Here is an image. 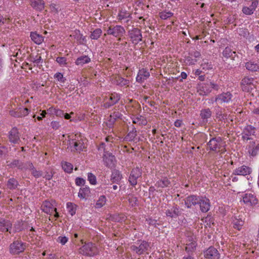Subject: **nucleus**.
Instances as JSON below:
<instances>
[{"instance_id":"f257e3e1","label":"nucleus","mask_w":259,"mask_h":259,"mask_svg":"<svg viewBox=\"0 0 259 259\" xmlns=\"http://www.w3.org/2000/svg\"><path fill=\"white\" fill-rule=\"evenodd\" d=\"M79 252L83 255L92 256L97 254L99 250L95 244L88 242L79 248Z\"/></svg>"},{"instance_id":"f03ea898","label":"nucleus","mask_w":259,"mask_h":259,"mask_svg":"<svg viewBox=\"0 0 259 259\" xmlns=\"http://www.w3.org/2000/svg\"><path fill=\"white\" fill-rule=\"evenodd\" d=\"M150 248L149 243L146 241H140L136 244L131 246V250L139 255L145 253H148Z\"/></svg>"},{"instance_id":"7ed1b4c3","label":"nucleus","mask_w":259,"mask_h":259,"mask_svg":"<svg viewBox=\"0 0 259 259\" xmlns=\"http://www.w3.org/2000/svg\"><path fill=\"white\" fill-rule=\"evenodd\" d=\"M212 89L218 90L219 86L213 82L208 81L206 83L199 84L197 88V92L199 95L204 96L208 94Z\"/></svg>"},{"instance_id":"20e7f679","label":"nucleus","mask_w":259,"mask_h":259,"mask_svg":"<svg viewBox=\"0 0 259 259\" xmlns=\"http://www.w3.org/2000/svg\"><path fill=\"white\" fill-rule=\"evenodd\" d=\"M55 201L52 200L51 201H45L43 202L41 206V210L47 214H51L53 211H55V217L58 218L59 214L56 211L57 209L55 207Z\"/></svg>"},{"instance_id":"39448f33","label":"nucleus","mask_w":259,"mask_h":259,"mask_svg":"<svg viewBox=\"0 0 259 259\" xmlns=\"http://www.w3.org/2000/svg\"><path fill=\"white\" fill-rule=\"evenodd\" d=\"M125 32L124 28L120 25L110 26L107 30V34L112 35L116 37L122 36Z\"/></svg>"},{"instance_id":"423d86ee","label":"nucleus","mask_w":259,"mask_h":259,"mask_svg":"<svg viewBox=\"0 0 259 259\" xmlns=\"http://www.w3.org/2000/svg\"><path fill=\"white\" fill-rule=\"evenodd\" d=\"M256 81L253 78L244 77L241 80V85L243 91L248 92L255 85Z\"/></svg>"},{"instance_id":"0eeeda50","label":"nucleus","mask_w":259,"mask_h":259,"mask_svg":"<svg viewBox=\"0 0 259 259\" xmlns=\"http://www.w3.org/2000/svg\"><path fill=\"white\" fill-rule=\"evenodd\" d=\"M69 145L71 151H80L84 148V141L82 139H71L69 140Z\"/></svg>"},{"instance_id":"6e6552de","label":"nucleus","mask_w":259,"mask_h":259,"mask_svg":"<svg viewBox=\"0 0 259 259\" xmlns=\"http://www.w3.org/2000/svg\"><path fill=\"white\" fill-rule=\"evenodd\" d=\"M142 175V171L139 167H136L132 170L128 178V181L133 186L137 184V180Z\"/></svg>"},{"instance_id":"1a4fd4ad","label":"nucleus","mask_w":259,"mask_h":259,"mask_svg":"<svg viewBox=\"0 0 259 259\" xmlns=\"http://www.w3.org/2000/svg\"><path fill=\"white\" fill-rule=\"evenodd\" d=\"M128 32L130 37L133 44H137L142 40V35L140 29L134 28L130 30Z\"/></svg>"},{"instance_id":"9d476101","label":"nucleus","mask_w":259,"mask_h":259,"mask_svg":"<svg viewBox=\"0 0 259 259\" xmlns=\"http://www.w3.org/2000/svg\"><path fill=\"white\" fill-rule=\"evenodd\" d=\"M119 99L120 96L118 94L114 93L109 95L108 96L106 97L104 106L105 108H109L117 103Z\"/></svg>"},{"instance_id":"9b49d317","label":"nucleus","mask_w":259,"mask_h":259,"mask_svg":"<svg viewBox=\"0 0 259 259\" xmlns=\"http://www.w3.org/2000/svg\"><path fill=\"white\" fill-rule=\"evenodd\" d=\"M242 201L246 206L255 205L258 200L256 196L251 193H246L242 197Z\"/></svg>"},{"instance_id":"f8f14e48","label":"nucleus","mask_w":259,"mask_h":259,"mask_svg":"<svg viewBox=\"0 0 259 259\" xmlns=\"http://www.w3.org/2000/svg\"><path fill=\"white\" fill-rule=\"evenodd\" d=\"M255 128L251 125H247L242 133V139L244 140H253L255 135Z\"/></svg>"},{"instance_id":"ddd939ff","label":"nucleus","mask_w":259,"mask_h":259,"mask_svg":"<svg viewBox=\"0 0 259 259\" xmlns=\"http://www.w3.org/2000/svg\"><path fill=\"white\" fill-rule=\"evenodd\" d=\"M25 245L22 242L17 241L10 245V251L13 254H18L24 250Z\"/></svg>"},{"instance_id":"4468645a","label":"nucleus","mask_w":259,"mask_h":259,"mask_svg":"<svg viewBox=\"0 0 259 259\" xmlns=\"http://www.w3.org/2000/svg\"><path fill=\"white\" fill-rule=\"evenodd\" d=\"M223 142L220 137L212 138L208 143V146L210 150H217L223 146Z\"/></svg>"},{"instance_id":"2eb2a0df","label":"nucleus","mask_w":259,"mask_h":259,"mask_svg":"<svg viewBox=\"0 0 259 259\" xmlns=\"http://www.w3.org/2000/svg\"><path fill=\"white\" fill-rule=\"evenodd\" d=\"M204 256L207 259H219L220 253L213 247H210L204 252Z\"/></svg>"},{"instance_id":"dca6fc26","label":"nucleus","mask_w":259,"mask_h":259,"mask_svg":"<svg viewBox=\"0 0 259 259\" xmlns=\"http://www.w3.org/2000/svg\"><path fill=\"white\" fill-rule=\"evenodd\" d=\"M232 95L229 92L223 93L218 95L214 99L218 104H222L223 103H229L232 99Z\"/></svg>"},{"instance_id":"f3484780","label":"nucleus","mask_w":259,"mask_h":259,"mask_svg":"<svg viewBox=\"0 0 259 259\" xmlns=\"http://www.w3.org/2000/svg\"><path fill=\"white\" fill-rule=\"evenodd\" d=\"M198 204L202 212H206L210 209L209 200L203 197H199Z\"/></svg>"},{"instance_id":"a211bd4d","label":"nucleus","mask_w":259,"mask_h":259,"mask_svg":"<svg viewBox=\"0 0 259 259\" xmlns=\"http://www.w3.org/2000/svg\"><path fill=\"white\" fill-rule=\"evenodd\" d=\"M104 164L109 167H112L115 164V159L111 154L105 152L103 157Z\"/></svg>"},{"instance_id":"6ab92c4d","label":"nucleus","mask_w":259,"mask_h":259,"mask_svg":"<svg viewBox=\"0 0 259 259\" xmlns=\"http://www.w3.org/2000/svg\"><path fill=\"white\" fill-rule=\"evenodd\" d=\"M12 224L9 220L0 218V231L2 232H9L11 233Z\"/></svg>"},{"instance_id":"aec40b11","label":"nucleus","mask_w":259,"mask_h":259,"mask_svg":"<svg viewBox=\"0 0 259 259\" xmlns=\"http://www.w3.org/2000/svg\"><path fill=\"white\" fill-rule=\"evenodd\" d=\"M251 172V169L250 167L245 165H242L236 168L233 174L235 175L246 176L249 175Z\"/></svg>"},{"instance_id":"412c9836","label":"nucleus","mask_w":259,"mask_h":259,"mask_svg":"<svg viewBox=\"0 0 259 259\" xmlns=\"http://www.w3.org/2000/svg\"><path fill=\"white\" fill-rule=\"evenodd\" d=\"M9 140L11 143H17L20 140L19 132L16 127L13 128L9 132Z\"/></svg>"},{"instance_id":"4be33fe9","label":"nucleus","mask_w":259,"mask_h":259,"mask_svg":"<svg viewBox=\"0 0 259 259\" xmlns=\"http://www.w3.org/2000/svg\"><path fill=\"white\" fill-rule=\"evenodd\" d=\"M150 76V73L145 69H142L139 70L136 80L139 82H143L144 80H146Z\"/></svg>"},{"instance_id":"5701e85b","label":"nucleus","mask_w":259,"mask_h":259,"mask_svg":"<svg viewBox=\"0 0 259 259\" xmlns=\"http://www.w3.org/2000/svg\"><path fill=\"white\" fill-rule=\"evenodd\" d=\"M199 197L192 195L188 197L185 200V204L188 208H190L192 205L198 204Z\"/></svg>"},{"instance_id":"b1692460","label":"nucleus","mask_w":259,"mask_h":259,"mask_svg":"<svg viewBox=\"0 0 259 259\" xmlns=\"http://www.w3.org/2000/svg\"><path fill=\"white\" fill-rule=\"evenodd\" d=\"M122 114L118 111H115L110 115L109 119L107 122V125L109 127H111L114 123L115 120L117 119L120 118Z\"/></svg>"},{"instance_id":"393cba45","label":"nucleus","mask_w":259,"mask_h":259,"mask_svg":"<svg viewBox=\"0 0 259 259\" xmlns=\"http://www.w3.org/2000/svg\"><path fill=\"white\" fill-rule=\"evenodd\" d=\"M30 37L31 40L37 45H40L44 41V37L35 32H31Z\"/></svg>"},{"instance_id":"a878e982","label":"nucleus","mask_w":259,"mask_h":259,"mask_svg":"<svg viewBox=\"0 0 259 259\" xmlns=\"http://www.w3.org/2000/svg\"><path fill=\"white\" fill-rule=\"evenodd\" d=\"M200 116L203 122L208 121V119L211 116V111L209 109H203L200 112Z\"/></svg>"},{"instance_id":"bb28decb","label":"nucleus","mask_w":259,"mask_h":259,"mask_svg":"<svg viewBox=\"0 0 259 259\" xmlns=\"http://www.w3.org/2000/svg\"><path fill=\"white\" fill-rule=\"evenodd\" d=\"M90 193V190L88 187L81 188L78 193V196L81 199H86Z\"/></svg>"},{"instance_id":"cd10ccee","label":"nucleus","mask_w":259,"mask_h":259,"mask_svg":"<svg viewBox=\"0 0 259 259\" xmlns=\"http://www.w3.org/2000/svg\"><path fill=\"white\" fill-rule=\"evenodd\" d=\"M166 215L167 217H169L171 218H176L179 215V211L177 207H172L166 211Z\"/></svg>"},{"instance_id":"c85d7f7f","label":"nucleus","mask_w":259,"mask_h":259,"mask_svg":"<svg viewBox=\"0 0 259 259\" xmlns=\"http://www.w3.org/2000/svg\"><path fill=\"white\" fill-rule=\"evenodd\" d=\"M106 202V197L105 195H101L97 199L95 207L96 208H100L105 205Z\"/></svg>"},{"instance_id":"c756f323","label":"nucleus","mask_w":259,"mask_h":259,"mask_svg":"<svg viewBox=\"0 0 259 259\" xmlns=\"http://www.w3.org/2000/svg\"><path fill=\"white\" fill-rule=\"evenodd\" d=\"M246 68L251 71H259V64L254 62L249 61L245 64Z\"/></svg>"},{"instance_id":"7c9ffc66","label":"nucleus","mask_w":259,"mask_h":259,"mask_svg":"<svg viewBox=\"0 0 259 259\" xmlns=\"http://www.w3.org/2000/svg\"><path fill=\"white\" fill-rule=\"evenodd\" d=\"M133 122L138 125H146L147 123L146 119L141 115L134 116L132 118Z\"/></svg>"},{"instance_id":"2f4dec72","label":"nucleus","mask_w":259,"mask_h":259,"mask_svg":"<svg viewBox=\"0 0 259 259\" xmlns=\"http://www.w3.org/2000/svg\"><path fill=\"white\" fill-rule=\"evenodd\" d=\"M26 168H29L31 170L32 174L36 178H39L42 176L41 171H37L34 169L32 163L28 162L26 164Z\"/></svg>"},{"instance_id":"473e14b6","label":"nucleus","mask_w":259,"mask_h":259,"mask_svg":"<svg viewBox=\"0 0 259 259\" xmlns=\"http://www.w3.org/2000/svg\"><path fill=\"white\" fill-rule=\"evenodd\" d=\"M67 211L72 216L76 213L77 205L72 202H67L66 204Z\"/></svg>"},{"instance_id":"72a5a7b5","label":"nucleus","mask_w":259,"mask_h":259,"mask_svg":"<svg viewBox=\"0 0 259 259\" xmlns=\"http://www.w3.org/2000/svg\"><path fill=\"white\" fill-rule=\"evenodd\" d=\"M45 3L42 0H35L32 2L31 6L36 9L42 10L44 8Z\"/></svg>"},{"instance_id":"f704fd0d","label":"nucleus","mask_w":259,"mask_h":259,"mask_svg":"<svg viewBox=\"0 0 259 259\" xmlns=\"http://www.w3.org/2000/svg\"><path fill=\"white\" fill-rule=\"evenodd\" d=\"M90 61V59L87 56L80 57L77 59L75 63L77 65H82L85 63H88Z\"/></svg>"},{"instance_id":"c9c22d12","label":"nucleus","mask_w":259,"mask_h":259,"mask_svg":"<svg viewBox=\"0 0 259 259\" xmlns=\"http://www.w3.org/2000/svg\"><path fill=\"white\" fill-rule=\"evenodd\" d=\"M233 227L238 230H240L243 225V221L241 219H234L233 221Z\"/></svg>"},{"instance_id":"e433bc0d","label":"nucleus","mask_w":259,"mask_h":259,"mask_svg":"<svg viewBox=\"0 0 259 259\" xmlns=\"http://www.w3.org/2000/svg\"><path fill=\"white\" fill-rule=\"evenodd\" d=\"M18 185V182L13 178L10 179L7 182V187L10 189H15Z\"/></svg>"},{"instance_id":"4c0bfd02","label":"nucleus","mask_w":259,"mask_h":259,"mask_svg":"<svg viewBox=\"0 0 259 259\" xmlns=\"http://www.w3.org/2000/svg\"><path fill=\"white\" fill-rule=\"evenodd\" d=\"M62 166L64 170L68 173L71 172L73 168L72 164L67 162H62Z\"/></svg>"},{"instance_id":"58836bf2","label":"nucleus","mask_w":259,"mask_h":259,"mask_svg":"<svg viewBox=\"0 0 259 259\" xmlns=\"http://www.w3.org/2000/svg\"><path fill=\"white\" fill-rule=\"evenodd\" d=\"M169 184L170 182L169 180L166 178H164L162 180H160L157 181L156 182V185L158 187L164 188L167 187Z\"/></svg>"},{"instance_id":"ea45409f","label":"nucleus","mask_w":259,"mask_h":259,"mask_svg":"<svg viewBox=\"0 0 259 259\" xmlns=\"http://www.w3.org/2000/svg\"><path fill=\"white\" fill-rule=\"evenodd\" d=\"M102 33V31L100 28H97L94 30L92 33L90 35V37L92 39H97L100 37L101 34Z\"/></svg>"},{"instance_id":"a19ab883","label":"nucleus","mask_w":259,"mask_h":259,"mask_svg":"<svg viewBox=\"0 0 259 259\" xmlns=\"http://www.w3.org/2000/svg\"><path fill=\"white\" fill-rule=\"evenodd\" d=\"M115 83L121 86L125 85L128 84V81L121 77H116L115 80Z\"/></svg>"},{"instance_id":"79ce46f5","label":"nucleus","mask_w":259,"mask_h":259,"mask_svg":"<svg viewBox=\"0 0 259 259\" xmlns=\"http://www.w3.org/2000/svg\"><path fill=\"white\" fill-rule=\"evenodd\" d=\"M9 165L12 167H18L19 168L22 169L23 168H26V164L24 166L22 163L19 162L17 160H14Z\"/></svg>"},{"instance_id":"37998d69","label":"nucleus","mask_w":259,"mask_h":259,"mask_svg":"<svg viewBox=\"0 0 259 259\" xmlns=\"http://www.w3.org/2000/svg\"><path fill=\"white\" fill-rule=\"evenodd\" d=\"M71 37H73V38L76 39L77 41H80L82 39V34L80 33V32L78 30H75L72 32V33L70 35Z\"/></svg>"},{"instance_id":"c03bdc74","label":"nucleus","mask_w":259,"mask_h":259,"mask_svg":"<svg viewBox=\"0 0 259 259\" xmlns=\"http://www.w3.org/2000/svg\"><path fill=\"white\" fill-rule=\"evenodd\" d=\"M137 136V131L134 128L132 131L130 132L126 136L125 139L127 141H131L134 140Z\"/></svg>"},{"instance_id":"a18cd8bd","label":"nucleus","mask_w":259,"mask_h":259,"mask_svg":"<svg viewBox=\"0 0 259 259\" xmlns=\"http://www.w3.org/2000/svg\"><path fill=\"white\" fill-rule=\"evenodd\" d=\"M235 52H233L231 48L226 47L223 52V56L226 58H229L233 57V54H235Z\"/></svg>"},{"instance_id":"49530a36","label":"nucleus","mask_w":259,"mask_h":259,"mask_svg":"<svg viewBox=\"0 0 259 259\" xmlns=\"http://www.w3.org/2000/svg\"><path fill=\"white\" fill-rule=\"evenodd\" d=\"M259 149V144H257L256 146L252 147V146H248V152H249V154L251 156H255L256 153L257 151Z\"/></svg>"},{"instance_id":"de8ad7c7","label":"nucleus","mask_w":259,"mask_h":259,"mask_svg":"<svg viewBox=\"0 0 259 259\" xmlns=\"http://www.w3.org/2000/svg\"><path fill=\"white\" fill-rule=\"evenodd\" d=\"M122 176L120 173L117 170L112 172L111 178L114 182H118L121 179Z\"/></svg>"},{"instance_id":"09e8293b","label":"nucleus","mask_w":259,"mask_h":259,"mask_svg":"<svg viewBox=\"0 0 259 259\" xmlns=\"http://www.w3.org/2000/svg\"><path fill=\"white\" fill-rule=\"evenodd\" d=\"M196 243L195 241H192L190 243H188L186 244V250L187 252L192 251L196 247Z\"/></svg>"},{"instance_id":"8fccbe9b","label":"nucleus","mask_w":259,"mask_h":259,"mask_svg":"<svg viewBox=\"0 0 259 259\" xmlns=\"http://www.w3.org/2000/svg\"><path fill=\"white\" fill-rule=\"evenodd\" d=\"M31 61L34 63L35 65L39 66L42 62V59L39 55H37L35 57L31 58Z\"/></svg>"},{"instance_id":"3c124183","label":"nucleus","mask_w":259,"mask_h":259,"mask_svg":"<svg viewBox=\"0 0 259 259\" xmlns=\"http://www.w3.org/2000/svg\"><path fill=\"white\" fill-rule=\"evenodd\" d=\"M68 237L65 236H59L57 239V242L63 245L68 241Z\"/></svg>"},{"instance_id":"603ef678","label":"nucleus","mask_w":259,"mask_h":259,"mask_svg":"<svg viewBox=\"0 0 259 259\" xmlns=\"http://www.w3.org/2000/svg\"><path fill=\"white\" fill-rule=\"evenodd\" d=\"M201 68L203 70L206 71L207 70L211 69L212 68V65L211 62L208 61H204L201 65Z\"/></svg>"},{"instance_id":"864d4df0","label":"nucleus","mask_w":259,"mask_h":259,"mask_svg":"<svg viewBox=\"0 0 259 259\" xmlns=\"http://www.w3.org/2000/svg\"><path fill=\"white\" fill-rule=\"evenodd\" d=\"M19 115H18L20 117H25L29 113V110L27 108H19Z\"/></svg>"},{"instance_id":"5fc2aeb1","label":"nucleus","mask_w":259,"mask_h":259,"mask_svg":"<svg viewBox=\"0 0 259 259\" xmlns=\"http://www.w3.org/2000/svg\"><path fill=\"white\" fill-rule=\"evenodd\" d=\"M173 14L170 12H162L159 13L160 17L163 20H165L172 16Z\"/></svg>"},{"instance_id":"6e6d98bb","label":"nucleus","mask_w":259,"mask_h":259,"mask_svg":"<svg viewBox=\"0 0 259 259\" xmlns=\"http://www.w3.org/2000/svg\"><path fill=\"white\" fill-rule=\"evenodd\" d=\"M54 78L60 82L64 83L66 79L64 77L63 75L60 72H57L54 75Z\"/></svg>"},{"instance_id":"4d7b16f0","label":"nucleus","mask_w":259,"mask_h":259,"mask_svg":"<svg viewBox=\"0 0 259 259\" xmlns=\"http://www.w3.org/2000/svg\"><path fill=\"white\" fill-rule=\"evenodd\" d=\"M88 180L92 185H95L96 184V177L92 173H88Z\"/></svg>"},{"instance_id":"13d9d810","label":"nucleus","mask_w":259,"mask_h":259,"mask_svg":"<svg viewBox=\"0 0 259 259\" xmlns=\"http://www.w3.org/2000/svg\"><path fill=\"white\" fill-rule=\"evenodd\" d=\"M56 61L61 66H65L67 64L66 59L65 57H58Z\"/></svg>"},{"instance_id":"bf43d9fd","label":"nucleus","mask_w":259,"mask_h":259,"mask_svg":"<svg viewBox=\"0 0 259 259\" xmlns=\"http://www.w3.org/2000/svg\"><path fill=\"white\" fill-rule=\"evenodd\" d=\"M55 113L57 116H63L66 119H69L70 118V114L68 113H64L61 110H57Z\"/></svg>"},{"instance_id":"052dcab7","label":"nucleus","mask_w":259,"mask_h":259,"mask_svg":"<svg viewBox=\"0 0 259 259\" xmlns=\"http://www.w3.org/2000/svg\"><path fill=\"white\" fill-rule=\"evenodd\" d=\"M242 12L246 15H251L253 14L254 11L249 7H244L242 9Z\"/></svg>"},{"instance_id":"680f3d73","label":"nucleus","mask_w":259,"mask_h":259,"mask_svg":"<svg viewBox=\"0 0 259 259\" xmlns=\"http://www.w3.org/2000/svg\"><path fill=\"white\" fill-rule=\"evenodd\" d=\"M128 202L131 205L134 206L137 204V199L132 195H130L128 196Z\"/></svg>"},{"instance_id":"e2e57ef3","label":"nucleus","mask_w":259,"mask_h":259,"mask_svg":"<svg viewBox=\"0 0 259 259\" xmlns=\"http://www.w3.org/2000/svg\"><path fill=\"white\" fill-rule=\"evenodd\" d=\"M196 61L197 60L196 59H193L190 57H187L185 60L186 63L189 65L194 64Z\"/></svg>"},{"instance_id":"0e129e2a","label":"nucleus","mask_w":259,"mask_h":259,"mask_svg":"<svg viewBox=\"0 0 259 259\" xmlns=\"http://www.w3.org/2000/svg\"><path fill=\"white\" fill-rule=\"evenodd\" d=\"M84 183L85 181L82 178H77L75 180V183L77 186H80L83 185H84Z\"/></svg>"},{"instance_id":"69168bd1","label":"nucleus","mask_w":259,"mask_h":259,"mask_svg":"<svg viewBox=\"0 0 259 259\" xmlns=\"http://www.w3.org/2000/svg\"><path fill=\"white\" fill-rule=\"evenodd\" d=\"M51 124L52 128L56 130L59 128L60 126L59 122L56 121H52Z\"/></svg>"},{"instance_id":"338daca9","label":"nucleus","mask_w":259,"mask_h":259,"mask_svg":"<svg viewBox=\"0 0 259 259\" xmlns=\"http://www.w3.org/2000/svg\"><path fill=\"white\" fill-rule=\"evenodd\" d=\"M258 1H254L251 2V5L249 6V7L252 9L253 11L255 10L257 5H258Z\"/></svg>"},{"instance_id":"774afa93","label":"nucleus","mask_w":259,"mask_h":259,"mask_svg":"<svg viewBox=\"0 0 259 259\" xmlns=\"http://www.w3.org/2000/svg\"><path fill=\"white\" fill-rule=\"evenodd\" d=\"M10 114L12 116L16 117H20L19 116L17 115H19V109H17L16 111H11Z\"/></svg>"}]
</instances>
